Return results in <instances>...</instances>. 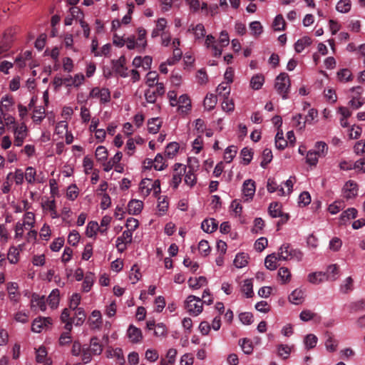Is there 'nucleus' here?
Masks as SVG:
<instances>
[{
	"label": "nucleus",
	"instance_id": "nucleus-1",
	"mask_svg": "<svg viewBox=\"0 0 365 365\" xmlns=\"http://www.w3.org/2000/svg\"><path fill=\"white\" fill-rule=\"evenodd\" d=\"M277 255L279 256V259L285 261L293 259L300 261L303 255L300 250L293 249L289 244L282 245Z\"/></svg>",
	"mask_w": 365,
	"mask_h": 365
},
{
	"label": "nucleus",
	"instance_id": "nucleus-2",
	"mask_svg": "<svg viewBox=\"0 0 365 365\" xmlns=\"http://www.w3.org/2000/svg\"><path fill=\"white\" fill-rule=\"evenodd\" d=\"M202 299L194 295H190L185 302V308L190 314L199 315L202 311Z\"/></svg>",
	"mask_w": 365,
	"mask_h": 365
},
{
	"label": "nucleus",
	"instance_id": "nucleus-3",
	"mask_svg": "<svg viewBox=\"0 0 365 365\" xmlns=\"http://www.w3.org/2000/svg\"><path fill=\"white\" fill-rule=\"evenodd\" d=\"M186 166L181 163H175L174 165V172L173 175L172 184L175 189H177L181 182L182 176L186 173Z\"/></svg>",
	"mask_w": 365,
	"mask_h": 365
},
{
	"label": "nucleus",
	"instance_id": "nucleus-4",
	"mask_svg": "<svg viewBox=\"0 0 365 365\" xmlns=\"http://www.w3.org/2000/svg\"><path fill=\"white\" fill-rule=\"evenodd\" d=\"M290 86V80L287 73H282L275 79V88L277 91H287Z\"/></svg>",
	"mask_w": 365,
	"mask_h": 365
},
{
	"label": "nucleus",
	"instance_id": "nucleus-5",
	"mask_svg": "<svg viewBox=\"0 0 365 365\" xmlns=\"http://www.w3.org/2000/svg\"><path fill=\"white\" fill-rule=\"evenodd\" d=\"M26 126L24 123H22L20 126H18L14 130V145L16 146H21L24 140L26 137Z\"/></svg>",
	"mask_w": 365,
	"mask_h": 365
},
{
	"label": "nucleus",
	"instance_id": "nucleus-6",
	"mask_svg": "<svg viewBox=\"0 0 365 365\" xmlns=\"http://www.w3.org/2000/svg\"><path fill=\"white\" fill-rule=\"evenodd\" d=\"M51 322L52 320L50 317H38L34 320L31 330L34 332L40 333L43 327L51 325Z\"/></svg>",
	"mask_w": 365,
	"mask_h": 365
},
{
	"label": "nucleus",
	"instance_id": "nucleus-7",
	"mask_svg": "<svg viewBox=\"0 0 365 365\" xmlns=\"http://www.w3.org/2000/svg\"><path fill=\"white\" fill-rule=\"evenodd\" d=\"M126 59L124 56H121L118 60L113 61L115 71L122 77L128 76V68L125 66Z\"/></svg>",
	"mask_w": 365,
	"mask_h": 365
},
{
	"label": "nucleus",
	"instance_id": "nucleus-8",
	"mask_svg": "<svg viewBox=\"0 0 365 365\" xmlns=\"http://www.w3.org/2000/svg\"><path fill=\"white\" fill-rule=\"evenodd\" d=\"M242 192L245 197H246L245 201H249L253 198L255 193V182L254 180L250 179L246 180L242 186Z\"/></svg>",
	"mask_w": 365,
	"mask_h": 365
},
{
	"label": "nucleus",
	"instance_id": "nucleus-9",
	"mask_svg": "<svg viewBox=\"0 0 365 365\" xmlns=\"http://www.w3.org/2000/svg\"><path fill=\"white\" fill-rule=\"evenodd\" d=\"M88 322L91 329H99L103 323L102 316L101 312L98 310H94L92 312L91 315L88 318Z\"/></svg>",
	"mask_w": 365,
	"mask_h": 365
},
{
	"label": "nucleus",
	"instance_id": "nucleus-10",
	"mask_svg": "<svg viewBox=\"0 0 365 365\" xmlns=\"http://www.w3.org/2000/svg\"><path fill=\"white\" fill-rule=\"evenodd\" d=\"M128 336L133 343H138L143 338L142 331L133 325H130L128 329Z\"/></svg>",
	"mask_w": 365,
	"mask_h": 365
},
{
	"label": "nucleus",
	"instance_id": "nucleus-11",
	"mask_svg": "<svg viewBox=\"0 0 365 365\" xmlns=\"http://www.w3.org/2000/svg\"><path fill=\"white\" fill-rule=\"evenodd\" d=\"M357 184L354 181L346 182L344 187L345 197L347 199L354 197L357 195Z\"/></svg>",
	"mask_w": 365,
	"mask_h": 365
},
{
	"label": "nucleus",
	"instance_id": "nucleus-12",
	"mask_svg": "<svg viewBox=\"0 0 365 365\" xmlns=\"http://www.w3.org/2000/svg\"><path fill=\"white\" fill-rule=\"evenodd\" d=\"M143 202L138 200H131L128 205V212L130 215H137L140 213Z\"/></svg>",
	"mask_w": 365,
	"mask_h": 365
},
{
	"label": "nucleus",
	"instance_id": "nucleus-13",
	"mask_svg": "<svg viewBox=\"0 0 365 365\" xmlns=\"http://www.w3.org/2000/svg\"><path fill=\"white\" fill-rule=\"evenodd\" d=\"M218 223L213 218L205 219L202 222L201 228L207 233H212L217 228Z\"/></svg>",
	"mask_w": 365,
	"mask_h": 365
},
{
	"label": "nucleus",
	"instance_id": "nucleus-14",
	"mask_svg": "<svg viewBox=\"0 0 365 365\" xmlns=\"http://www.w3.org/2000/svg\"><path fill=\"white\" fill-rule=\"evenodd\" d=\"M279 260V256L276 253H272L265 258L264 265L268 269L274 270L277 268V262Z\"/></svg>",
	"mask_w": 365,
	"mask_h": 365
},
{
	"label": "nucleus",
	"instance_id": "nucleus-15",
	"mask_svg": "<svg viewBox=\"0 0 365 365\" xmlns=\"http://www.w3.org/2000/svg\"><path fill=\"white\" fill-rule=\"evenodd\" d=\"M217 102V97L215 93H207L204 99V106L208 110L213 109Z\"/></svg>",
	"mask_w": 365,
	"mask_h": 365
},
{
	"label": "nucleus",
	"instance_id": "nucleus-16",
	"mask_svg": "<svg viewBox=\"0 0 365 365\" xmlns=\"http://www.w3.org/2000/svg\"><path fill=\"white\" fill-rule=\"evenodd\" d=\"M312 40L309 36H304L297 40L294 44V49L297 53H301L307 47L312 44Z\"/></svg>",
	"mask_w": 365,
	"mask_h": 365
},
{
	"label": "nucleus",
	"instance_id": "nucleus-17",
	"mask_svg": "<svg viewBox=\"0 0 365 365\" xmlns=\"http://www.w3.org/2000/svg\"><path fill=\"white\" fill-rule=\"evenodd\" d=\"M207 280L205 277L201 276L198 278L190 277L188 279V284L190 288L194 289H200L201 287L206 285Z\"/></svg>",
	"mask_w": 365,
	"mask_h": 365
},
{
	"label": "nucleus",
	"instance_id": "nucleus-18",
	"mask_svg": "<svg viewBox=\"0 0 365 365\" xmlns=\"http://www.w3.org/2000/svg\"><path fill=\"white\" fill-rule=\"evenodd\" d=\"M38 307L41 311L46 309V299L44 296L40 297L37 294L34 293L31 299V307Z\"/></svg>",
	"mask_w": 365,
	"mask_h": 365
},
{
	"label": "nucleus",
	"instance_id": "nucleus-19",
	"mask_svg": "<svg viewBox=\"0 0 365 365\" xmlns=\"http://www.w3.org/2000/svg\"><path fill=\"white\" fill-rule=\"evenodd\" d=\"M304 292L302 289H294L289 296V300L294 304H299L303 302Z\"/></svg>",
	"mask_w": 365,
	"mask_h": 365
},
{
	"label": "nucleus",
	"instance_id": "nucleus-20",
	"mask_svg": "<svg viewBox=\"0 0 365 365\" xmlns=\"http://www.w3.org/2000/svg\"><path fill=\"white\" fill-rule=\"evenodd\" d=\"M178 109L181 110L182 112H186L187 110L190 109L191 107V101L188 96L185 93L181 95L178 98Z\"/></svg>",
	"mask_w": 365,
	"mask_h": 365
},
{
	"label": "nucleus",
	"instance_id": "nucleus-21",
	"mask_svg": "<svg viewBox=\"0 0 365 365\" xmlns=\"http://www.w3.org/2000/svg\"><path fill=\"white\" fill-rule=\"evenodd\" d=\"M356 215L357 210L355 208H348L341 214L340 222L341 224H345L350 219H354Z\"/></svg>",
	"mask_w": 365,
	"mask_h": 365
},
{
	"label": "nucleus",
	"instance_id": "nucleus-22",
	"mask_svg": "<svg viewBox=\"0 0 365 365\" xmlns=\"http://www.w3.org/2000/svg\"><path fill=\"white\" fill-rule=\"evenodd\" d=\"M162 121L158 118H153L148 122V130L150 133H157L161 127Z\"/></svg>",
	"mask_w": 365,
	"mask_h": 365
},
{
	"label": "nucleus",
	"instance_id": "nucleus-23",
	"mask_svg": "<svg viewBox=\"0 0 365 365\" xmlns=\"http://www.w3.org/2000/svg\"><path fill=\"white\" fill-rule=\"evenodd\" d=\"M59 295L60 292L58 289L52 290V292L49 294L47 299V302L52 309L57 307L59 302Z\"/></svg>",
	"mask_w": 365,
	"mask_h": 365
},
{
	"label": "nucleus",
	"instance_id": "nucleus-24",
	"mask_svg": "<svg viewBox=\"0 0 365 365\" xmlns=\"http://www.w3.org/2000/svg\"><path fill=\"white\" fill-rule=\"evenodd\" d=\"M327 339L325 341V346L327 349L330 352L336 351L338 346V342L333 338V335L330 332L326 333Z\"/></svg>",
	"mask_w": 365,
	"mask_h": 365
},
{
	"label": "nucleus",
	"instance_id": "nucleus-25",
	"mask_svg": "<svg viewBox=\"0 0 365 365\" xmlns=\"http://www.w3.org/2000/svg\"><path fill=\"white\" fill-rule=\"evenodd\" d=\"M36 169L31 166H29L26 168L24 177L26 180L29 184H34L36 180L41 182L38 179H36Z\"/></svg>",
	"mask_w": 365,
	"mask_h": 365
},
{
	"label": "nucleus",
	"instance_id": "nucleus-26",
	"mask_svg": "<svg viewBox=\"0 0 365 365\" xmlns=\"http://www.w3.org/2000/svg\"><path fill=\"white\" fill-rule=\"evenodd\" d=\"M264 82V76L262 74L254 76L250 81V86L254 90H259Z\"/></svg>",
	"mask_w": 365,
	"mask_h": 365
},
{
	"label": "nucleus",
	"instance_id": "nucleus-27",
	"mask_svg": "<svg viewBox=\"0 0 365 365\" xmlns=\"http://www.w3.org/2000/svg\"><path fill=\"white\" fill-rule=\"evenodd\" d=\"M33 112L32 119L34 122L36 124H40L45 117V108L42 106H38L34 109Z\"/></svg>",
	"mask_w": 365,
	"mask_h": 365
},
{
	"label": "nucleus",
	"instance_id": "nucleus-28",
	"mask_svg": "<svg viewBox=\"0 0 365 365\" xmlns=\"http://www.w3.org/2000/svg\"><path fill=\"white\" fill-rule=\"evenodd\" d=\"M94 274L91 272L87 273L86 274V277L84 278V281L83 282L82 287H83V291L84 292H88L94 282Z\"/></svg>",
	"mask_w": 365,
	"mask_h": 365
},
{
	"label": "nucleus",
	"instance_id": "nucleus-29",
	"mask_svg": "<svg viewBox=\"0 0 365 365\" xmlns=\"http://www.w3.org/2000/svg\"><path fill=\"white\" fill-rule=\"evenodd\" d=\"M241 291L247 297H252L253 295V284L252 279H247L244 280L241 287Z\"/></svg>",
	"mask_w": 365,
	"mask_h": 365
},
{
	"label": "nucleus",
	"instance_id": "nucleus-30",
	"mask_svg": "<svg viewBox=\"0 0 365 365\" xmlns=\"http://www.w3.org/2000/svg\"><path fill=\"white\" fill-rule=\"evenodd\" d=\"M189 32H193L196 38H200L205 36V26L202 24H198L195 26L192 25L188 29Z\"/></svg>",
	"mask_w": 365,
	"mask_h": 365
},
{
	"label": "nucleus",
	"instance_id": "nucleus-31",
	"mask_svg": "<svg viewBox=\"0 0 365 365\" xmlns=\"http://www.w3.org/2000/svg\"><path fill=\"white\" fill-rule=\"evenodd\" d=\"M247 255L245 253H239L234 259V264L237 268H242L247 264Z\"/></svg>",
	"mask_w": 365,
	"mask_h": 365
},
{
	"label": "nucleus",
	"instance_id": "nucleus-32",
	"mask_svg": "<svg viewBox=\"0 0 365 365\" xmlns=\"http://www.w3.org/2000/svg\"><path fill=\"white\" fill-rule=\"evenodd\" d=\"M91 353L94 355L101 354L102 352V346L99 344V340L97 337H93L91 339L90 348H88Z\"/></svg>",
	"mask_w": 365,
	"mask_h": 365
},
{
	"label": "nucleus",
	"instance_id": "nucleus-33",
	"mask_svg": "<svg viewBox=\"0 0 365 365\" xmlns=\"http://www.w3.org/2000/svg\"><path fill=\"white\" fill-rule=\"evenodd\" d=\"M339 274V267L336 264H331L327 269V278L329 280L334 281Z\"/></svg>",
	"mask_w": 365,
	"mask_h": 365
},
{
	"label": "nucleus",
	"instance_id": "nucleus-34",
	"mask_svg": "<svg viewBox=\"0 0 365 365\" xmlns=\"http://www.w3.org/2000/svg\"><path fill=\"white\" fill-rule=\"evenodd\" d=\"M239 344L241 346L243 352L245 354H250L253 351L252 343L250 339H242L239 341Z\"/></svg>",
	"mask_w": 365,
	"mask_h": 365
},
{
	"label": "nucleus",
	"instance_id": "nucleus-35",
	"mask_svg": "<svg viewBox=\"0 0 365 365\" xmlns=\"http://www.w3.org/2000/svg\"><path fill=\"white\" fill-rule=\"evenodd\" d=\"M285 21L282 15H277L273 21V28L275 31H283L285 29Z\"/></svg>",
	"mask_w": 365,
	"mask_h": 365
},
{
	"label": "nucleus",
	"instance_id": "nucleus-36",
	"mask_svg": "<svg viewBox=\"0 0 365 365\" xmlns=\"http://www.w3.org/2000/svg\"><path fill=\"white\" fill-rule=\"evenodd\" d=\"M99 230V225L96 222L91 221L88 222L86 227V235L88 237H93L96 235L97 231Z\"/></svg>",
	"mask_w": 365,
	"mask_h": 365
},
{
	"label": "nucleus",
	"instance_id": "nucleus-37",
	"mask_svg": "<svg viewBox=\"0 0 365 365\" xmlns=\"http://www.w3.org/2000/svg\"><path fill=\"white\" fill-rule=\"evenodd\" d=\"M336 9L341 13H347L351 9V1L340 0L336 4Z\"/></svg>",
	"mask_w": 365,
	"mask_h": 365
},
{
	"label": "nucleus",
	"instance_id": "nucleus-38",
	"mask_svg": "<svg viewBox=\"0 0 365 365\" xmlns=\"http://www.w3.org/2000/svg\"><path fill=\"white\" fill-rule=\"evenodd\" d=\"M75 312L76 318H73L74 323L76 326H81L83 324L86 317L85 311L83 308L80 307Z\"/></svg>",
	"mask_w": 365,
	"mask_h": 365
},
{
	"label": "nucleus",
	"instance_id": "nucleus-39",
	"mask_svg": "<svg viewBox=\"0 0 365 365\" xmlns=\"http://www.w3.org/2000/svg\"><path fill=\"white\" fill-rule=\"evenodd\" d=\"M269 213L272 217H278L281 215V205L278 202H272L269 206Z\"/></svg>",
	"mask_w": 365,
	"mask_h": 365
},
{
	"label": "nucleus",
	"instance_id": "nucleus-40",
	"mask_svg": "<svg viewBox=\"0 0 365 365\" xmlns=\"http://www.w3.org/2000/svg\"><path fill=\"white\" fill-rule=\"evenodd\" d=\"M237 152V148L234 145L229 146L225 149L224 158L227 163H230L233 160Z\"/></svg>",
	"mask_w": 365,
	"mask_h": 365
},
{
	"label": "nucleus",
	"instance_id": "nucleus-41",
	"mask_svg": "<svg viewBox=\"0 0 365 365\" xmlns=\"http://www.w3.org/2000/svg\"><path fill=\"white\" fill-rule=\"evenodd\" d=\"M272 150L269 148H265L262 152V160L261 162V166L262 168H266L267 165L272 161Z\"/></svg>",
	"mask_w": 365,
	"mask_h": 365
},
{
	"label": "nucleus",
	"instance_id": "nucleus-42",
	"mask_svg": "<svg viewBox=\"0 0 365 365\" xmlns=\"http://www.w3.org/2000/svg\"><path fill=\"white\" fill-rule=\"evenodd\" d=\"M326 274L322 272H313L308 275V280L312 284H319L322 282Z\"/></svg>",
	"mask_w": 365,
	"mask_h": 365
},
{
	"label": "nucleus",
	"instance_id": "nucleus-43",
	"mask_svg": "<svg viewBox=\"0 0 365 365\" xmlns=\"http://www.w3.org/2000/svg\"><path fill=\"white\" fill-rule=\"evenodd\" d=\"M167 165L163 163V157L160 153H158L153 160V168L156 170H163Z\"/></svg>",
	"mask_w": 365,
	"mask_h": 365
},
{
	"label": "nucleus",
	"instance_id": "nucleus-44",
	"mask_svg": "<svg viewBox=\"0 0 365 365\" xmlns=\"http://www.w3.org/2000/svg\"><path fill=\"white\" fill-rule=\"evenodd\" d=\"M229 94L230 93H227V96L225 95L224 100L222 103V108L226 112L232 111L235 108L233 101L232 99H229Z\"/></svg>",
	"mask_w": 365,
	"mask_h": 365
},
{
	"label": "nucleus",
	"instance_id": "nucleus-45",
	"mask_svg": "<svg viewBox=\"0 0 365 365\" xmlns=\"http://www.w3.org/2000/svg\"><path fill=\"white\" fill-rule=\"evenodd\" d=\"M179 150V144L176 142L170 143L165 149V154L169 158L174 156Z\"/></svg>",
	"mask_w": 365,
	"mask_h": 365
},
{
	"label": "nucleus",
	"instance_id": "nucleus-46",
	"mask_svg": "<svg viewBox=\"0 0 365 365\" xmlns=\"http://www.w3.org/2000/svg\"><path fill=\"white\" fill-rule=\"evenodd\" d=\"M318 339L312 334H307L304 339V344L307 349H313L316 346Z\"/></svg>",
	"mask_w": 365,
	"mask_h": 365
},
{
	"label": "nucleus",
	"instance_id": "nucleus-47",
	"mask_svg": "<svg viewBox=\"0 0 365 365\" xmlns=\"http://www.w3.org/2000/svg\"><path fill=\"white\" fill-rule=\"evenodd\" d=\"M96 158L98 161H104L108 158V151L104 146H98L96 150Z\"/></svg>",
	"mask_w": 365,
	"mask_h": 365
},
{
	"label": "nucleus",
	"instance_id": "nucleus-48",
	"mask_svg": "<svg viewBox=\"0 0 365 365\" xmlns=\"http://www.w3.org/2000/svg\"><path fill=\"white\" fill-rule=\"evenodd\" d=\"M328 150V145L322 141L317 142L315 145L314 151L319 156H325Z\"/></svg>",
	"mask_w": 365,
	"mask_h": 365
},
{
	"label": "nucleus",
	"instance_id": "nucleus-49",
	"mask_svg": "<svg viewBox=\"0 0 365 365\" xmlns=\"http://www.w3.org/2000/svg\"><path fill=\"white\" fill-rule=\"evenodd\" d=\"M241 155L242 157V160H243V162H244V164L245 165H248L252 159V152L251 150V149H249L247 148H244L242 150H241Z\"/></svg>",
	"mask_w": 365,
	"mask_h": 365
},
{
	"label": "nucleus",
	"instance_id": "nucleus-50",
	"mask_svg": "<svg viewBox=\"0 0 365 365\" xmlns=\"http://www.w3.org/2000/svg\"><path fill=\"white\" fill-rule=\"evenodd\" d=\"M18 255H19V251L16 247H10L7 258L10 263L15 264L18 262Z\"/></svg>",
	"mask_w": 365,
	"mask_h": 365
},
{
	"label": "nucleus",
	"instance_id": "nucleus-51",
	"mask_svg": "<svg viewBox=\"0 0 365 365\" xmlns=\"http://www.w3.org/2000/svg\"><path fill=\"white\" fill-rule=\"evenodd\" d=\"M278 276L281 280L285 283L289 281L291 277V273L287 267H281L278 271Z\"/></svg>",
	"mask_w": 365,
	"mask_h": 365
},
{
	"label": "nucleus",
	"instance_id": "nucleus-52",
	"mask_svg": "<svg viewBox=\"0 0 365 365\" xmlns=\"http://www.w3.org/2000/svg\"><path fill=\"white\" fill-rule=\"evenodd\" d=\"M318 157H319L314 150H309L307 154V163L310 165H316L318 162Z\"/></svg>",
	"mask_w": 365,
	"mask_h": 365
},
{
	"label": "nucleus",
	"instance_id": "nucleus-53",
	"mask_svg": "<svg viewBox=\"0 0 365 365\" xmlns=\"http://www.w3.org/2000/svg\"><path fill=\"white\" fill-rule=\"evenodd\" d=\"M353 289V279L351 277H349L346 279L344 284H341L340 287V290L341 292L346 294L349 291Z\"/></svg>",
	"mask_w": 365,
	"mask_h": 365
},
{
	"label": "nucleus",
	"instance_id": "nucleus-54",
	"mask_svg": "<svg viewBox=\"0 0 365 365\" xmlns=\"http://www.w3.org/2000/svg\"><path fill=\"white\" fill-rule=\"evenodd\" d=\"M240 322L244 324H251L253 322V315L250 312H243L239 315Z\"/></svg>",
	"mask_w": 365,
	"mask_h": 365
},
{
	"label": "nucleus",
	"instance_id": "nucleus-55",
	"mask_svg": "<svg viewBox=\"0 0 365 365\" xmlns=\"http://www.w3.org/2000/svg\"><path fill=\"white\" fill-rule=\"evenodd\" d=\"M198 250L199 252L204 256L208 255L210 251L208 242L204 240H201L198 245Z\"/></svg>",
	"mask_w": 365,
	"mask_h": 365
},
{
	"label": "nucleus",
	"instance_id": "nucleus-56",
	"mask_svg": "<svg viewBox=\"0 0 365 365\" xmlns=\"http://www.w3.org/2000/svg\"><path fill=\"white\" fill-rule=\"evenodd\" d=\"M350 309L352 312L365 310V299H360L350 304Z\"/></svg>",
	"mask_w": 365,
	"mask_h": 365
},
{
	"label": "nucleus",
	"instance_id": "nucleus-57",
	"mask_svg": "<svg viewBox=\"0 0 365 365\" xmlns=\"http://www.w3.org/2000/svg\"><path fill=\"white\" fill-rule=\"evenodd\" d=\"M351 76V71L349 69H341L337 73V77L340 81L346 82L349 81Z\"/></svg>",
	"mask_w": 365,
	"mask_h": 365
},
{
	"label": "nucleus",
	"instance_id": "nucleus-58",
	"mask_svg": "<svg viewBox=\"0 0 365 365\" xmlns=\"http://www.w3.org/2000/svg\"><path fill=\"white\" fill-rule=\"evenodd\" d=\"M81 302V296L78 294H73L71 297V301H70V309L77 311L78 309L80 307H78Z\"/></svg>",
	"mask_w": 365,
	"mask_h": 365
},
{
	"label": "nucleus",
	"instance_id": "nucleus-59",
	"mask_svg": "<svg viewBox=\"0 0 365 365\" xmlns=\"http://www.w3.org/2000/svg\"><path fill=\"white\" fill-rule=\"evenodd\" d=\"M36 361L38 363H42L44 361L46 356H47V351L45 347H39L38 349H36Z\"/></svg>",
	"mask_w": 365,
	"mask_h": 365
},
{
	"label": "nucleus",
	"instance_id": "nucleus-60",
	"mask_svg": "<svg viewBox=\"0 0 365 365\" xmlns=\"http://www.w3.org/2000/svg\"><path fill=\"white\" fill-rule=\"evenodd\" d=\"M64 244L63 237H58L50 245V248L53 252H58L63 247Z\"/></svg>",
	"mask_w": 365,
	"mask_h": 365
},
{
	"label": "nucleus",
	"instance_id": "nucleus-61",
	"mask_svg": "<svg viewBox=\"0 0 365 365\" xmlns=\"http://www.w3.org/2000/svg\"><path fill=\"white\" fill-rule=\"evenodd\" d=\"M79 239V233L77 231L73 230L68 235V242L72 246H76L78 244Z\"/></svg>",
	"mask_w": 365,
	"mask_h": 365
},
{
	"label": "nucleus",
	"instance_id": "nucleus-62",
	"mask_svg": "<svg viewBox=\"0 0 365 365\" xmlns=\"http://www.w3.org/2000/svg\"><path fill=\"white\" fill-rule=\"evenodd\" d=\"M158 74L156 71H150L146 76V83L148 86L152 87L155 84Z\"/></svg>",
	"mask_w": 365,
	"mask_h": 365
},
{
	"label": "nucleus",
	"instance_id": "nucleus-63",
	"mask_svg": "<svg viewBox=\"0 0 365 365\" xmlns=\"http://www.w3.org/2000/svg\"><path fill=\"white\" fill-rule=\"evenodd\" d=\"M250 28L255 36H259L262 32V26L259 21H252L250 23Z\"/></svg>",
	"mask_w": 365,
	"mask_h": 365
},
{
	"label": "nucleus",
	"instance_id": "nucleus-64",
	"mask_svg": "<svg viewBox=\"0 0 365 365\" xmlns=\"http://www.w3.org/2000/svg\"><path fill=\"white\" fill-rule=\"evenodd\" d=\"M268 244V241L265 237H260L255 243V248L259 252H262Z\"/></svg>",
	"mask_w": 365,
	"mask_h": 365
}]
</instances>
